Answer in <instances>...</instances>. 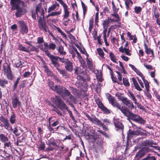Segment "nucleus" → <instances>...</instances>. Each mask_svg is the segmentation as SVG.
Wrapping results in <instances>:
<instances>
[{
    "mask_svg": "<svg viewBox=\"0 0 160 160\" xmlns=\"http://www.w3.org/2000/svg\"><path fill=\"white\" fill-rule=\"evenodd\" d=\"M109 103L112 106L119 109L123 114L128 117V118L141 124H144L145 120L138 115L134 114L130 111L126 106H121L120 104L118 103L115 99V98L112 96L110 94H108L107 97Z\"/></svg>",
    "mask_w": 160,
    "mask_h": 160,
    "instance_id": "f257e3e1",
    "label": "nucleus"
},
{
    "mask_svg": "<svg viewBox=\"0 0 160 160\" xmlns=\"http://www.w3.org/2000/svg\"><path fill=\"white\" fill-rule=\"evenodd\" d=\"M10 4L11 6V10L12 11L16 10L15 13L16 18L20 17L25 14L27 11L23 8H19L16 3L21 1V0H10Z\"/></svg>",
    "mask_w": 160,
    "mask_h": 160,
    "instance_id": "f03ea898",
    "label": "nucleus"
},
{
    "mask_svg": "<svg viewBox=\"0 0 160 160\" xmlns=\"http://www.w3.org/2000/svg\"><path fill=\"white\" fill-rule=\"evenodd\" d=\"M87 139L90 141L92 143H95L98 147L102 148L103 145V138L101 136L96 134L91 135L87 133L85 135Z\"/></svg>",
    "mask_w": 160,
    "mask_h": 160,
    "instance_id": "7ed1b4c3",
    "label": "nucleus"
},
{
    "mask_svg": "<svg viewBox=\"0 0 160 160\" xmlns=\"http://www.w3.org/2000/svg\"><path fill=\"white\" fill-rule=\"evenodd\" d=\"M38 25L39 29L40 30L43 31L45 32H48L49 35L54 40L56 38L53 34L49 30L46 22L45 21L44 19L41 17H39L38 20Z\"/></svg>",
    "mask_w": 160,
    "mask_h": 160,
    "instance_id": "20e7f679",
    "label": "nucleus"
},
{
    "mask_svg": "<svg viewBox=\"0 0 160 160\" xmlns=\"http://www.w3.org/2000/svg\"><path fill=\"white\" fill-rule=\"evenodd\" d=\"M51 101L61 110H68V107L59 96H55V98H51Z\"/></svg>",
    "mask_w": 160,
    "mask_h": 160,
    "instance_id": "39448f33",
    "label": "nucleus"
},
{
    "mask_svg": "<svg viewBox=\"0 0 160 160\" xmlns=\"http://www.w3.org/2000/svg\"><path fill=\"white\" fill-rule=\"evenodd\" d=\"M83 113L90 122L95 124L101 126L102 128L105 130H108V128L106 127L105 125L95 115H92L93 117L91 118L87 112H83Z\"/></svg>",
    "mask_w": 160,
    "mask_h": 160,
    "instance_id": "423d86ee",
    "label": "nucleus"
},
{
    "mask_svg": "<svg viewBox=\"0 0 160 160\" xmlns=\"http://www.w3.org/2000/svg\"><path fill=\"white\" fill-rule=\"evenodd\" d=\"M3 70L4 74L6 76L8 79L12 80L13 76L12 75L10 63L6 62L4 63L3 65Z\"/></svg>",
    "mask_w": 160,
    "mask_h": 160,
    "instance_id": "0eeeda50",
    "label": "nucleus"
},
{
    "mask_svg": "<svg viewBox=\"0 0 160 160\" xmlns=\"http://www.w3.org/2000/svg\"><path fill=\"white\" fill-rule=\"evenodd\" d=\"M38 12L40 14L39 17H41L42 19H44V11L43 8H42L38 6L36 7L35 10H32L31 11L32 16V18L34 19H36V15L37 17H38Z\"/></svg>",
    "mask_w": 160,
    "mask_h": 160,
    "instance_id": "6e6552de",
    "label": "nucleus"
},
{
    "mask_svg": "<svg viewBox=\"0 0 160 160\" xmlns=\"http://www.w3.org/2000/svg\"><path fill=\"white\" fill-rule=\"evenodd\" d=\"M18 27L19 29V32L22 34H26L28 31V28L26 23L23 20L18 21Z\"/></svg>",
    "mask_w": 160,
    "mask_h": 160,
    "instance_id": "1a4fd4ad",
    "label": "nucleus"
},
{
    "mask_svg": "<svg viewBox=\"0 0 160 160\" xmlns=\"http://www.w3.org/2000/svg\"><path fill=\"white\" fill-rule=\"evenodd\" d=\"M66 90H68L66 88L62 86L55 85V88H54V91L60 95L62 98H64V95L66 94Z\"/></svg>",
    "mask_w": 160,
    "mask_h": 160,
    "instance_id": "9d476101",
    "label": "nucleus"
},
{
    "mask_svg": "<svg viewBox=\"0 0 160 160\" xmlns=\"http://www.w3.org/2000/svg\"><path fill=\"white\" fill-rule=\"evenodd\" d=\"M0 121L2 123V124L0 125V126L4 127L6 130H8L9 128H10L11 130L12 131V126L10 125L7 118H5L2 115L0 117Z\"/></svg>",
    "mask_w": 160,
    "mask_h": 160,
    "instance_id": "9b49d317",
    "label": "nucleus"
},
{
    "mask_svg": "<svg viewBox=\"0 0 160 160\" xmlns=\"http://www.w3.org/2000/svg\"><path fill=\"white\" fill-rule=\"evenodd\" d=\"M148 148L143 147L138 151L135 155V158H137V160H139V159L143 157L145 153L148 151Z\"/></svg>",
    "mask_w": 160,
    "mask_h": 160,
    "instance_id": "f8f14e48",
    "label": "nucleus"
},
{
    "mask_svg": "<svg viewBox=\"0 0 160 160\" xmlns=\"http://www.w3.org/2000/svg\"><path fill=\"white\" fill-rule=\"evenodd\" d=\"M112 9L114 12L113 13L111 14V15L116 18L115 21L116 22H118L121 21V19L119 18V15L117 13L119 9L116 8L114 2L113 1L112 2Z\"/></svg>",
    "mask_w": 160,
    "mask_h": 160,
    "instance_id": "ddd939ff",
    "label": "nucleus"
},
{
    "mask_svg": "<svg viewBox=\"0 0 160 160\" xmlns=\"http://www.w3.org/2000/svg\"><path fill=\"white\" fill-rule=\"evenodd\" d=\"M113 123L117 131H120L123 132L124 128V126L122 123L117 119H115Z\"/></svg>",
    "mask_w": 160,
    "mask_h": 160,
    "instance_id": "4468645a",
    "label": "nucleus"
},
{
    "mask_svg": "<svg viewBox=\"0 0 160 160\" xmlns=\"http://www.w3.org/2000/svg\"><path fill=\"white\" fill-rule=\"evenodd\" d=\"M59 57L53 56L50 59L51 61V64H52L57 69L59 68L60 65L59 63L58 59Z\"/></svg>",
    "mask_w": 160,
    "mask_h": 160,
    "instance_id": "2eb2a0df",
    "label": "nucleus"
},
{
    "mask_svg": "<svg viewBox=\"0 0 160 160\" xmlns=\"http://www.w3.org/2000/svg\"><path fill=\"white\" fill-rule=\"evenodd\" d=\"M12 106L13 108H16L18 106L20 107L21 106V102L19 100V98L15 95L12 98Z\"/></svg>",
    "mask_w": 160,
    "mask_h": 160,
    "instance_id": "dca6fc26",
    "label": "nucleus"
},
{
    "mask_svg": "<svg viewBox=\"0 0 160 160\" xmlns=\"http://www.w3.org/2000/svg\"><path fill=\"white\" fill-rule=\"evenodd\" d=\"M123 104L127 107L129 110V109L132 110L134 108V106L133 102L127 98H126Z\"/></svg>",
    "mask_w": 160,
    "mask_h": 160,
    "instance_id": "f3484780",
    "label": "nucleus"
},
{
    "mask_svg": "<svg viewBox=\"0 0 160 160\" xmlns=\"http://www.w3.org/2000/svg\"><path fill=\"white\" fill-rule=\"evenodd\" d=\"M139 134V131H133L131 129H129L127 133V145H128V140L130 139L132 137L133 135H138Z\"/></svg>",
    "mask_w": 160,
    "mask_h": 160,
    "instance_id": "a211bd4d",
    "label": "nucleus"
},
{
    "mask_svg": "<svg viewBox=\"0 0 160 160\" xmlns=\"http://www.w3.org/2000/svg\"><path fill=\"white\" fill-rule=\"evenodd\" d=\"M65 68L69 72H72L73 69V66L72 62L67 60L66 63H65Z\"/></svg>",
    "mask_w": 160,
    "mask_h": 160,
    "instance_id": "6ab92c4d",
    "label": "nucleus"
},
{
    "mask_svg": "<svg viewBox=\"0 0 160 160\" xmlns=\"http://www.w3.org/2000/svg\"><path fill=\"white\" fill-rule=\"evenodd\" d=\"M8 84V80L3 77L0 78V86L2 88H5Z\"/></svg>",
    "mask_w": 160,
    "mask_h": 160,
    "instance_id": "aec40b11",
    "label": "nucleus"
},
{
    "mask_svg": "<svg viewBox=\"0 0 160 160\" xmlns=\"http://www.w3.org/2000/svg\"><path fill=\"white\" fill-rule=\"evenodd\" d=\"M64 10V14L63 19H67L69 16V12L68 11V6L66 4L63 6Z\"/></svg>",
    "mask_w": 160,
    "mask_h": 160,
    "instance_id": "412c9836",
    "label": "nucleus"
},
{
    "mask_svg": "<svg viewBox=\"0 0 160 160\" xmlns=\"http://www.w3.org/2000/svg\"><path fill=\"white\" fill-rule=\"evenodd\" d=\"M60 56H64L66 54V52L64 50L63 47L61 45L57 49Z\"/></svg>",
    "mask_w": 160,
    "mask_h": 160,
    "instance_id": "4be33fe9",
    "label": "nucleus"
},
{
    "mask_svg": "<svg viewBox=\"0 0 160 160\" xmlns=\"http://www.w3.org/2000/svg\"><path fill=\"white\" fill-rule=\"evenodd\" d=\"M59 73L62 75V76L65 78H69V76L68 72L65 70L61 69L58 68L57 69Z\"/></svg>",
    "mask_w": 160,
    "mask_h": 160,
    "instance_id": "5701e85b",
    "label": "nucleus"
},
{
    "mask_svg": "<svg viewBox=\"0 0 160 160\" xmlns=\"http://www.w3.org/2000/svg\"><path fill=\"white\" fill-rule=\"evenodd\" d=\"M152 15L156 19L159 18V13L158 8L157 7L154 8L152 10Z\"/></svg>",
    "mask_w": 160,
    "mask_h": 160,
    "instance_id": "b1692460",
    "label": "nucleus"
},
{
    "mask_svg": "<svg viewBox=\"0 0 160 160\" xmlns=\"http://www.w3.org/2000/svg\"><path fill=\"white\" fill-rule=\"evenodd\" d=\"M86 60L88 68L90 70L93 69H94V67L93 66L92 60H90L88 58H86Z\"/></svg>",
    "mask_w": 160,
    "mask_h": 160,
    "instance_id": "393cba45",
    "label": "nucleus"
},
{
    "mask_svg": "<svg viewBox=\"0 0 160 160\" xmlns=\"http://www.w3.org/2000/svg\"><path fill=\"white\" fill-rule=\"evenodd\" d=\"M16 121V114L14 112H13L9 118V121L10 123L12 124H13L15 123Z\"/></svg>",
    "mask_w": 160,
    "mask_h": 160,
    "instance_id": "a878e982",
    "label": "nucleus"
},
{
    "mask_svg": "<svg viewBox=\"0 0 160 160\" xmlns=\"http://www.w3.org/2000/svg\"><path fill=\"white\" fill-rule=\"evenodd\" d=\"M0 141L3 143L5 142L8 141V139L7 137L5 136L3 133H1L0 134Z\"/></svg>",
    "mask_w": 160,
    "mask_h": 160,
    "instance_id": "bb28decb",
    "label": "nucleus"
},
{
    "mask_svg": "<svg viewBox=\"0 0 160 160\" xmlns=\"http://www.w3.org/2000/svg\"><path fill=\"white\" fill-rule=\"evenodd\" d=\"M122 94L119 93H116L115 94L116 96L118 97V99L122 101L123 103L127 98L121 96Z\"/></svg>",
    "mask_w": 160,
    "mask_h": 160,
    "instance_id": "cd10ccee",
    "label": "nucleus"
},
{
    "mask_svg": "<svg viewBox=\"0 0 160 160\" xmlns=\"http://www.w3.org/2000/svg\"><path fill=\"white\" fill-rule=\"evenodd\" d=\"M66 94L64 95V97H68L69 99L71 100L74 101L76 100V99L74 97L72 94H71V92L69 90H66Z\"/></svg>",
    "mask_w": 160,
    "mask_h": 160,
    "instance_id": "c85d7f7f",
    "label": "nucleus"
},
{
    "mask_svg": "<svg viewBox=\"0 0 160 160\" xmlns=\"http://www.w3.org/2000/svg\"><path fill=\"white\" fill-rule=\"evenodd\" d=\"M103 112L106 114H108L110 113L111 112V111L108 109L105 106L103 105L100 109Z\"/></svg>",
    "mask_w": 160,
    "mask_h": 160,
    "instance_id": "c756f323",
    "label": "nucleus"
},
{
    "mask_svg": "<svg viewBox=\"0 0 160 160\" xmlns=\"http://www.w3.org/2000/svg\"><path fill=\"white\" fill-rule=\"evenodd\" d=\"M128 93L129 97L134 102L137 101V99L131 91L130 90H128Z\"/></svg>",
    "mask_w": 160,
    "mask_h": 160,
    "instance_id": "7c9ffc66",
    "label": "nucleus"
},
{
    "mask_svg": "<svg viewBox=\"0 0 160 160\" xmlns=\"http://www.w3.org/2000/svg\"><path fill=\"white\" fill-rule=\"evenodd\" d=\"M97 51L99 56L102 58L104 59V53L102 48H97Z\"/></svg>",
    "mask_w": 160,
    "mask_h": 160,
    "instance_id": "2f4dec72",
    "label": "nucleus"
},
{
    "mask_svg": "<svg viewBox=\"0 0 160 160\" xmlns=\"http://www.w3.org/2000/svg\"><path fill=\"white\" fill-rule=\"evenodd\" d=\"M24 63V62L23 61H21L18 59L16 61V62L15 63V67L18 68L19 67L22 68V66Z\"/></svg>",
    "mask_w": 160,
    "mask_h": 160,
    "instance_id": "473e14b6",
    "label": "nucleus"
},
{
    "mask_svg": "<svg viewBox=\"0 0 160 160\" xmlns=\"http://www.w3.org/2000/svg\"><path fill=\"white\" fill-rule=\"evenodd\" d=\"M109 56L112 61L114 62L117 63L116 57L112 52H110Z\"/></svg>",
    "mask_w": 160,
    "mask_h": 160,
    "instance_id": "72a5a7b5",
    "label": "nucleus"
},
{
    "mask_svg": "<svg viewBox=\"0 0 160 160\" xmlns=\"http://www.w3.org/2000/svg\"><path fill=\"white\" fill-rule=\"evenodd\" d=\"M20 79L21 77L20 76L18 77L16 82H14L13 87V89L14 91H15L16 89Z\"/></svg>",
    "mask_w": 160,
    "mask_h": 160,
    "instance_id": "f704fd0d",
    "label": "nucleus"
},
{
    "mask_svg": "<svg viewBox=\"0 0 160 160\" xmlns=\"http://www.w3.org/2000/svg\"><path fill=\"white\" fill-rule=\"evenodd\" d=\"M123 83L126 87H128L130 86L128 79L126 78H123Z\"/></svg>",
    "mask_w": 160,
    "mask_h": 160,
    "instance_id": "c9c22d12",
    "label": "nucleus"
},
{
    "mask_svg": "<svg viewBox=\"0 0 160 160\" xmlns=\"http://www.w3.org/2000/svg\"><path fill=\"white\" fill-rule=\"evenodd\" d=\"M134 10L135 13L138 14L141 13L142 8L140 6H135L134 8Z\"/></svg>",
    "mask_w": 160,
    "mask_h": 160,
    "instance_id": "e433bc0d",
    "label": "nucleus"
},
{
    "mask_svg": "<svg viewBox=\"0 0 160 160\" xmlns=\"http://www.w3.org/2000/svg\"><path fill=\"white\" fill-rule=\"evenodd\" d=\"M18 48L20 50L23 51L27 52H29V51L27 50L25 47L23 46L22 44H19L18 45Z\"/></svg>",
    "mask_w": 160,
    "mask_h": 160,
    "instance_id": "4c0bfd02",
    "label": "nucleus"
},
{
    "mask_svg": "<svg viewBox=\"0 0 160 160\" xmlns=\"http://www.w3.org/2000/svg\"><path fill=\"white\" fill-rule=\"evenodd\" d=\"M110 22L108 19H106L104 20L102 23V25L104 28H107L109 26V24Z\"/></svg>",
    "mask_w": 160,
    "mask_h": 160,
    "instance_id": "58836bf2",
    "label": "nucleus"
},
{
    "mask_svg": "<svg viewBox=\"0 0 160 160\" xmlns=\"http://www.w3.org/2000/svg\"><path fill=\"white\" fill-rule=\"evenodd\" d=\"M145 50V52L147 54H149L150 53V52L151 50V49L150 48H148L146 44L145 43H144V44Z\"/></svg>",
    "mask_w": 160,
    "mask_h": 160,
    "instance_id": "ea45409f",
    "label": "nucleus"
},
{
    "mask_svg": "<svg viewBox=\"0 0 160 160\" xmlns=\"http://www.w3.org/2000/svg\"><path fill=\"white\" fill-rule=\"evenodd\" d=\"M102 121L103 122H102L103 123L104 125L106 126V125H108L109 124H110L111 123V121L107 118H105L103 119H102ZM106 127L108 128L106 126ZM108 129V128H107Z\"/></svg>",
    "mask_w": 160,
    "mask_h": 160,
    "instance_id": "a19ab883",
    "label": "nucleus"
},
{
    "mask_svg": "<svg viewBox=\"0 0 160 160\" xmlns=\"http://www.w3.org/2000/svg\"><path fill=\"white\" fill-rule=\"evenodd\" d=\"M45 145L44 142L41 141L38 148L40 150H43L45 148Z\"/></svg>",
    "mask_w": 160,
    "mask_h": 160,
    "instance_id": "79ce46f5",
    "label": "nucleus"
},
{
    "mask_svg": "<svg viewBox=\"0 0 160 160\" xmlns=\"http://www.w3.org/2000/svg\"><path fill=\"white\" fill-rule=\"evenodd\" d=\"M142 80L144 83L146 90L148 91V89H149V83L148 82L147 80L145 79V78H144V79H143Z\"/></svg>",
    "mask_w": 160,
    "mask_h": 160,
    "instance_id": "37998d69",
    "label": "nucleus"
},
{
    "mask_svg": "<svg viewBox=\"0 0 160 160\" xmlns=\"http://www.w3.org/2000/svg\"><path fill=\"white\" fill-rule=\"evenodd\" d=\"M13 132L16 136H18L20 134V132L18 129V127L16 126L14 128Z\"/></svg>",
    "mask_w": 160,
    "mask_h": 160,
    "instance_id": "c03bdc74",
    "label": "nucleus"
},
{
    "mask_svg": "<svg viewBox=\"0 0 160 160\" xmlns=\"http://www.w3.org/2000/svg\"><path fill=\"white\" fill-rule=\"evenodd\" d=\"M16 5H18L19 8H23L25 7L26 5H25V2L21 0V1L18 2L16 3Z\"/></svg>",
    "mask_w": 160,
    "mask_h": 160,
    "instance_id": "a18cd8bd",
    "label": "nucleus"
},
{
    "mask_svg": "<svg viewBox=\"0 0 160 160\" xmlns=\"http://www.w3.org/2000/svg\"><path fill=\"white\" fill-rule=\"evenodd\" d=\"M111 76V78L112 79V80L113 82L115 83H118V84L122 85V82L119 83L117 81V78L116 77H114L113 76V73H111L110 74Z\"/></svg>",
    "mask_w": 160,
    "mask_h": 160,
    "instance_id": "49530a36",
    "label": "nucleus"
},
{
    "mask_svg": "<svg viewBox=\"0 0 160 160\" xmlns=\"http://www.w3.org/2000/svg\"><path fill=\"white\" fill-rule=\"evenodd\" d=\"M141 160H156L154 156L150 157L148 155L146 158L142 159Z\"/></svg>",
    "mask_w": 160,
    "mask_h": 160,
    "instance_id": "de8ad7c7",
    "label": "nucleus"
},
{
    "mask_svg": "<svg viewBox=\"0 0 160 160\" xmlns=\"http://www.w3.org/2000/svg\"><path fill=\"white\" fill-rule=\"evenodd\" d=\"M96 102L98 106V108L100 109L104 105L102 102L99 99H97L96 100Z\"/></svg>",
    "mask_w": 160,
    "mask_h": 160,
    "instance_id": "09e8293b",
    "label": "nucleus"
},
{
    "mask_svg": "<svg viewBox=\"0 0 160 160\" xmlns=\"http://www.w3.org/2000/svg\"><path fill=\"white\" fill-rule=\"evenodd\" d=\"M56 48V45L53 42H50L49 44L48 48L49 49L54 50Z\"/></svg>",
    "mask_w": 160,
    "mask_h": 160,
    "instance_id": "8fccbe9b",
    "label": "nucleus"
},
{
    "mask_svg": "<svg viewBox=\"0 0 160 160\" xmlns=\"http://www.w3.org/2000/svg\"><path fill=\"white\" fill-rule=\"evenodd\" d=\"M56 28L58 32L61 33V35L63 37L65 38H67V35L63 31H62L59 28L56 27Z\"/></svg>",
    "mask_w": 160,
    "mask_h": 160,
    "instance_id": "3c124183",
    "label": "nucleus"
},
{
    "mask_svg": "<svg viewBox=\"0 0 160 160\" xmlns=\"http://www.w3.org/2000/svg\"><path fill=\"white\" fill-rule=\"evenodd\" d=\"M54 83L51 81H49L48 82V86L49 88L53 91H54V88H55V86H54Z\"/></svg>",
    "mask_w": 160,
    "mask_h": 160,
    "instance_id": "603ef678",
    "label": "nucleus"
},
{
    "mask_svg": "<svg viewBox=\"0 0 160 160\" xmlns=\"http://www.w3.org/2000/svg\"><path fill=\"white\" fill-rule=\"evenodd\" d=\"M56 8V5L55 4H53L52 5L48 8V12L49 13L52 11L55 10Z\"/></svg>",
    "mask_w": 160,
    "mask_h": 160,
    "instance_id": "864d4df0",
    "label": "nucleus"
},
{
    "mask_svg": "<svg viewBox=\"0 0 160 160\" xmlns=\"http://www.w3.org/2000/svg\"><path fill=\"white\" fill-rule=\"evenodd\" d=\"M62 10L61 9L60 10L58 11H55L51 12V15H52V16H58L61 13Z\"/></svg>",
    "mask_w": 160,
    "mask_h": 160,
    "instance_id": "5fc2aeb1",
    "label": "nucleus"
},
{
    "mask_svg": "<svg viewBox=\"0 0 160 160\" xmlns=\"http://www.w3.org/2000/svg\"><path fill=\"white\" fill-rule=\"evenodd\" d=\"M130 0H126L125 2L126 8L127 10H129L130 9Z\"/></svg>",
    "mask_w": 160,
    "mask_h": 160,
    "instance_id": "6e6d98bb",
    "label": "nucleus"
},
{
    "mask_svg": "<svg viewBox=\"0 0 160 160\" xmlns=\"http://www.w3.org/2000/svg\"><path fill=\"white\" fill-rule=\"evenodd\" d=\"M28 48H30V50L31 51H35L36 52H38V49L35 46L31 45V46Z\"/></svg>",
    "mask_w": 160,
    "mask_h": 160,
    "instance_id": "4d7b16f0",
    "label": "nucleus"
},
{
    "mask_svg": "<svg viewBox=\"0 0 160 160\" xmlns=\"http://www.w3.org/2000/svg\"><path fill=\"white\" fill-rule=\"evenodd\" d=\"M4 147L5 148H9V147H10L11 148H12L11 146V143L10 141H9L8 142H4Z\"/></svg>",
    "mask_w": 160,
    "mask_h": 160,
    "instance_id": "13d9d810",
    "label": "nucleus"
},
{
    "mask_svg": "<svg viewBox=\"0 0 160 160\" xmlns=\"http://www.w3.org/2000/svg\"><path fill=\"white\" fill-rule=\"evenodd\" d=\"M44 42V40L42 37H39L38 38L37 43L41 44Z\"/></svg>",
    "mask_w": 160,
    "mask_h": 160,
    "instance_id": "bf43d9fd",
    "label": "nucleus"
},
{
    "mask_svg": "<svg viewBox=\"0 0 160 160\" xmlns=\"http://www.w3.org/2000/svg\"><path fill=\"white\" fill-rule=\"evenodd\" d=\"M44 51V52L45 54L48 56L49 59L51 58L54 56L53 55L51 54L48 50H46L45 49Z\"/></svg>",
    "mask_w": 160,
    "mask_h": 160,
    "instance_id": "052dcab7",
    "label": "nucleus"
},
{
    "mask_svg": "<svg viewBox=\"0 0 160 160\" xmlns=\"http://www.w3.org/2000/svg\"><path fill=\"white\" fill-rule=\"evenodd\" d=\"M81 4L83 10V14L84 16H85L87 10L86 7L84 3L82 1L81 2Z\"/></svg>",
    "mask_w": 160,
    "mask_h": 160,
    "instance_id": "680f3d73",
    "label": "nucleus"
},
{
    "mask_svg": "<svg viewBox=\"0 0 160 160\" xmlns=\"http://www.w3.org/2000/svg\"><path fill=\"white\" fill-rule=\"evenodd\" d=\"M146 92L145 93L146 96L147 98L151 99L152 98V96L149 92V89H148V90H146Z\"/></svg>",
    "mask_w": 160,
    "mask_h": 160,
    "instance_id": "e2e57ef3",
    "label": "nucleus"
},
{
    "mask_svg": "<svg viewBox=\"0 0 160 160\" xmlns=\"http://www.w3.org/2000/svg\"><path fill=\"white\" fill-rule=\"evenodd\" d=\"M98 15L99 13L98 12H96L95 14V24L96 25H98Z\"/></svg>",
    "mask_w": 160,
    "mask_h": 160,
    "instance_id": "0e129e2a",
    "label": "nucleus"
},
{
    "mask_svg": "<svg viewBox=\"0 0 160 160\" xmlns=\"http://www.w3.org/2000/svg\"><path fill=\"white\" fill-rule=\"evenodd\" d=\"M136 72L137 74H138L142 78V79H144V78H145L144 76L143 75L138 69L137 71Z\"/></svg>",
    "mask_w": 160,
    "mask_h": 160,
    "instance_id": "69168bd1",
    "label": "nucleus"
},
{
    "mask_svg": "<svg viewBox=\"0 0 160 160\" xmlns=\"http://www.w3.org/2000/svg\"><path fill=\"white\" fill-rule=\"evenodd\" d=\"M26 87V83L25 82H23L19 85V90H21L22 89V90L23 91L24 88Z\"/></svg>",
    "mask_w": 160,
    "mask_h": 160,
    "instance_id": "338daca9",
    "label": "nucleus"
},
{
    "mask_svg": "<svg viewBox=\"0 0 160 160\" xmlns=\"http://www.w3.org/2000/svg\"><path fill=\"white\" fill-rule=\"evenodd\" d=\"M116 73L118 74L117 77L118 80L121 81L122 80V75L120 72L118 71H115Z\"/></svg>",
    "mask_w": 160,
    "mask_h": 160,
    "instance_id": "774afa93",
    "label": "nucleus"
}]
</instances>
